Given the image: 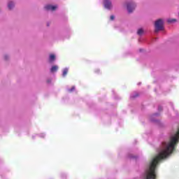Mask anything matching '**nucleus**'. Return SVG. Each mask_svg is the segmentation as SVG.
Here are the masks:
<instances>
[{
    "mask_svg": "<svg viewBox=\"0 0 179 179\" xmlns=\"http://www.w3.org/2000/svg\"><path fill=\"white\" fill-rule=\"evenodd\" d=\"M163 20L159 19L157 20L155 22V33H157V31H160V30H163L164 27H163Z\"/></svg>",
    "mask_w": 179,
    "mask_h": 179,
    "instance_id": "nucleus-1",
    "label": "nucleus"
},
{
    "mask_svg": "<svg viewBox=\"0 0 179 179\" xmlns=\"http://www.w3.org/2000/svg\"><path fill=\"white\" fill-rule=\"evenodd\" d=\"M8 9H10V10L13 9V7L15 6V4L13 3V2L10 1L8 3Z\"/></svg>",
    "mask_w": 179,
    "mask_h": 179,
    "instance_id": "nucleus-6",
    "label": "nucleus"
},
{
    "mask_svg": "<svg viewBox=\"0 0 179 179\" xmlns=\"http://www.w3.org/2000/svg\"><path fill=\"white\" fill-rule=\"evenodd\" d=\"M145 179H156V176H146Z\"/></svg>",
    "mask_w": 179,
    "mask_h": 179,
    "instance_id": "nucleus-12",
    "label": "nucleus"
},
{
    "mask_svg": "<svg viewBox=\"0 0 179 179\" xmlns=\"http://www.w3.org/2000/svg\"><path fill=\"white\" fill-rule=\"evenodd\" d=\"M159 110H162V107H159Z\"/></svg>",
    "mask_w": 179,
    "mask_h": 179,
    "instance_id": "nucleus-16",
    "label": "nucleus"
},
{
    "mask_svg": "<svg viewBox=\"0 0 179 179\" xmlns=\"http://www.w3.org/2000/svg\"><path fill=\"white\" fill-rule=\"evenodd\" d=\"M167 22H168V23H174V22H177V20H176V19H168Z\"/></svg>",
    "mask_w": 179,
    "mask_h": 179,
    "instance_id": "nucleus-9",
    "label": "nucleus"
},
{
    "mask_svg": "<svg viewBox=\"0 0 179 179\" xmlns=\"http://www.w3.org/2000/svg\"><path fill=\"white\" fill-rule=\"evenodd\" d=\"M68 73V69H64V71H63V76H66Z\"/></svg>",
    "mask_w": 179,
    "mask_h": 179,
    "instance_id": "nucleus-10",
    "label": "nucleus"
},
{
    "mask_svg": "<svg viewBox=\"0 0 179 179\" xmlns=\"http://www.w3.org/2000/svg\"><path fill=\"white\" fill-rule=\"evenodd\" d=\"M58 71V66H52V68L50 69V72L52 73L54 72H57Z\"/></svg>",
    "mask_w": 179,
    "mask_h": 179,
    "instance_id": "nucleus-5",
    "label": "nucleus"
},
{
    "mask_svg": "<svg viewBox=\"0 0 179 179\" xmlns=\"http://www.w3.org/2000/svg\"><path fill=\"white\" fill-rule=\"evenodd\" d=\"M135 9V4L134 3H128L127 4V10L129 13H132L134 12V10Z\"/></svg>",
    "mask_w": 179,
    "mask_h": 179,
    "instance_id": "nucleus-2",
    "label": "nucleus"
},
{
    "mask_svg": "<svg viewBox=\"0 0 179 179\" xmlns=\"http://www.w3.org/2000/svg\"><path fill=\"white\" fill-rule=\"evenodd\" d=\"M57 8H58V6L52 5H48L45 6V9H46V10H55Z\"/></svg>",
    "mask_w": 179,
    "mask_h": 179,
    "instance_id": "nucleus-4",
    "label": "nucleus"
},
{
    "mask_svg": "<svg viewBox=\"0 0 179 179\" xmlns=\"http://www.w3.org/2000/svg\"><path fill=\"white\" fill-rule=\"evenodd\" d=\"M104 6L105 8H106V9H110V8H112V5H111V1H110V0H104Z\"/></svg>",
    "mask_w": 179,
    "mask_h": 179,
    "instance_id": "nucleus-3",
    "label": "nucleus"
},
{
    "mask_svg": "<svg viewBox=\"0 0 179 179\" xmlns=\"http://www.w3.org/2000/svg\"><path fill=\"white\" fill-rule=\"evenodd\" d=\"M75 90V87H72L71 89L69 90V92L71 93Z\"/></svg>",
    "mask_w": 179,
    "mask_h": 179,
    "instance_id": "nucleus-13",
    "label": "nucleus"
},
{
    "mask_svg": "<svg viewBox=\"0 0 179 179\" xmlns=\"http://www.w3.org/2000/svg\"><path fill=\"white\" fill-rule=\"evenodd\" d=\"M5 59H8V56L4 57Z\"/></svg>",
    "mask_w": 179,
    "mask_h": 179,
    "instance_id": "nucleus-15",
    "label": "nucleus"
},
{
    "mask_svg": "<svg viewBox=\"0 0 179 179\" xmlns=\"http://www.w3.org/2000/svg\"><path fill=\"white\" fill-rule=\"evenodd\" d=\"M114 19H115L114 15H111V16H110V20H114Z\"/></svg>",
    "mask_w": 179,
    "mask_h": 179,
    "instance_id": "nucleus-14",
    "label": "nucleus"
},
{
    "mask_svg": "<svg viewBox=\"0 0 179 179\" xmlns=\"http://www.w3.org/2000/svg\"><path fill=\"white\" fill-rule=\"evenodd\" d=\"M137 34H138V36H142V34H143V29H139L138 30Z\"/></svg>",
    "mask_w": 179,
    "mask_h": 179,
    "instance_id": "nucleus-8",
    "label": "nucleus"
},
{
    "mask_svg": "<svg viewBox=\"0 0 179 179\" xmlns=\"http://www.w3.org/2000/svg\"><path fill=\"white\" fill-rule=\"evenodd\" d=\"M138 96H139V94L136 93L135 94L131 96V99H136V97H138Z\"/></svg>",
    "mask_w": 179,
    "mask_h": 179,
    "instance_id": "nucleus-11",
    "label": "nucleus"
},
{
    "mask_svg": "<svg viewBox=\"0 0 179 179\" xmlns=\"http://www.w3.org/2000/svg\"><path fill=\"white\" fill-rule=\"evenodd\" d=\"M49 59L50 61V62H52V61H55V55H50Z\"/></svg>",
    "mask_w": 179,
    "mask_h": 179,
    "instance_id": "nucleus-7",
    "label": "nucleus"
}]
</instances>
